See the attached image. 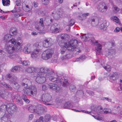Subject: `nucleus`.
Segmentation results:
<instances>
[{"label":"nucleus","mask_w":122,"mask_h":122,"mask_svg":"<svg viewBox=\"0 0 122 122\" xmlns=\"http://www.w3.org/2000/svg\"><path fill=\"white\" fill-rule=\"evenodd\" d=\"M35 74L36 75V73L35 74L34 76L37 77L36 81L38 83H44L46 80V78H48L50 81L59 83L60 85H62L64 87H67L70 84L67 80L65 79L63 77H61L55 75L53 70L46 67L40 68L37 75L36 76Z\"/></svg>","instance_id":"f257e3e1"},{"label":"nucleus","mask_w":122,"mask_h":122,"mask_svg":"<svg viewBox=\"0 0 122 122\" xmlns=\"http://www.w3.org/2000/svg\"><path fill=\"white\" fill-rule=\"evenodd\" d=\"M31 83V82L30 80L27 79H25L22 80L21 84L22 86L25 85L23 90V91L24 93L29 95H30V86L29 87L28 86V85L30 84Z\"/></svg>","instance_id":"f03ea898"},{"label":"nucleus","mask_w":122,"mask_h":122,"mask_svg":"<svg viewBox=\"0 0 122 122\" xmlns=\"http://www.w3.org/2000/svg\"><path fill=\"white\" fill-rule=\"evenodd\" d=\"M77 44L78 41L76 40H72L68 42H64L65 47H68V49H67V50L71 51H73L74 50V47L76 46Z\"/></svg>","instance_id":"7ed1b4c3"},{"label":"nucleus","mask_w":122,"mask_h":122,"mask_svg":"<svg viewBox=\"0 0 122 122\" xmlns=\"http://www.w3.org/2000/svg\"><path fill=\"white\" fill-rule=\"evenodd\" d=\"M20 44V42H18L15 45V47L12 45H8L6 47V50L10 53H12L14 51L17 52L21 48Z\"/></svg>","instance_id":"20e7f679"},{"label":"nucleus","mask_w":122,"mask_h":122,"mask_svg":"<svg viewBox=\"0 0 122 122\" xmlns=\"http://www.w3.org/2000/svg\"><path fill=\"white\" fill-rule=\"evenodd\" d=\"M109 4L101 2L98 5L97 9L101 13L106 12L109 7Z\"/></svg>","instance_id":"39448f33"},{"label":"nucleus","mask_w":122,"mask_h":122,"mask_svg":"<svg viewBox=\"0 0 122 122\" xmlns=\"http://www.w3.org/2000/svg\"><path fill=\"white\" fill-rule=\"evenodd\" d=\"M51 98V97L50 95L48 93H46L43 94L40 97L39 100L41 101H42L43 103L47 105H51L46 102H50Z\"/></svg>","instance_id":"423d86ee"},{"label":"nucleus","mask_w":122,"mask_h":122,"mask_svg":"<svg viewBox=\"0 0 122 122\" xmlns=\"http://www.w3.org/2000/svg\"><path fill=\"white\" fill-rule=\"evenodd\" d=\"M3 107V110L6 109L9 113H11V111L15 110L16 106L15 105H13L12 104H8L6 105H4L2 106V107Z\"/></svg>","instance_id":"0eeeda50"},{"label":"nucleus","mask_w":122,"mask_h":122,"mask_svg":"<svg viewBox=\"0 0 122 122\" xmlns=\"http://www.w3.org/2000/svg\"><path fill=\"white\" fill-rule=\"evenodd\" d=\"M48 87L51 89L54 90L57 92H59L62 90L61 87L59 86L57 84L54 83H50L48 85Z\"/></svg>","instance_id":"6e6552de"},{"label":"nucleus","mask_w":122,"mask_h":122,"mask_svg":"<svg viewBox=\"0 0 122 122\" xmlns=\"http://www.w3.org/2000/svg\"><path fill=\"white\" fill-rule=\"evenodd\" d=\"M4 40L5 41L10 42L14 44L16 43L15 40L13 38L12 36L9 34L6 35L5 36Z\"/></svg>","instance_id":"1a4fd4ad"},{"label":"nucleus","mask_w":122,"mask_h":122,"mask_svg":"<svg viewBox=\"0 0 122 122\" xmlns=\"http://www.w3.org/2000/svg\"><path fill=\"white\" fill-rule=\"evenodd\" d=\"M75 56V54H61L60 59L62 61H64L67 59L71 58Z\"/></svg>","instance_id":"9d476101"},{"label":"nucleus","mask_w":122,"mask_h":122,"mask_svg":"<svg viewBox=\"0 0 122 122\" xmlns=\"http://www.w3.org/2000/svg\"><path fill=\"white\" fill-rule=\"evenodd\" d=\"M121 74L119 73L115 72L110 75L109 79L111 81H115L118 79Z\"/></svg>","instance_id":"9b49d317"},{"label":"nucleus","mask_w":122,"mask_h":122,"mask_svg":"<svg viewBox=\"0 0 122 122\" xmlns=\"http://www.w3.org/2000/svg\"><path fill=\"white\" fill-rule=\"evenodd\" d=\"M57 25V24L55 23L51 25L50 28V29L52 33H57L61 32L59 29L56 27V26Z\"/></svg>","instance_id":"f8f14e48"},{"label":"nucleus","mask_w":122,"mask_h":122,"mask_svg":"<svg viewBox=\"0 0 122 122\" xmlns=\"http://www.w3.org/2000/svg\"><path fill=\"white\" fill-rule=\"evenodd\" d=\"M35 113L41 115L43 112L44 109L43 106L41 104L38 105L37 106L36 109Z\"/></svg>","instance_id":"ddd939ff"},{"label":"nucleus","mask_w":122,"mask_h":122,"mask_svg":"<svg viewBox=\"0 0 122 122\" xmlns=\"http://www.w3.org/2000/svg\"><path fill=\"white\" fill-rule=\"evenodd\" d=\"M101 61H102L101 64L103 68L107 71H110L112 69V67L110 66L107 64H104V63L105 61L103 60H102Z\"/></svg>","instance_id":"4468645a"},{"label":"nucleus","mask_w":122,"mask_h":122,"mask_svg":"<svg viewBox=\"0 0 122 122\" xmlns=\"http://www.w3.org/2000/svg\"><path fill=\"white\" fill-rule=\"evenodd\" d=\"M44 26L43 19L42 18H41L39 22L36 25L35 28L37 30L39 31H41V27H43Z\"/></svg>","instance_id":"2eb2a0df"},{"label":"nucleus","mask_w":122,"mask_h":122,"mask_svg":"<svg viewBox=\"0 0 122 122\" xmlns=\"http://www.w3.org/2000/svg\"><path fill=\"white\" fill-rule=\"evenodd\" d=\"M43 46L46 48H48L53 45V43H51L50 40L46 39L43 41Z\"/></svg>","instance_id":"dca6fc26"},{"label":"nucleus","mask_w":122,"mask_h":122,"mask_svg":"<svg viewBox=\"0 0 122 122\" xmlns=\"http://www.w3.org/2000/svg\"><path fill=\"white\" fill-rule=\"evenodd\" d=\"M36 70V68L33 66H30L27 67L25 69V71L29 73L33 72Z\"/></svg>","instance_id":"f3484780"},{"label":"nucleus","mask_w":122,"mask_h":122,"mask_svg":"<svg viewBox=\"0 0 122 122\" xmlns=\"http://www.w3.org/2000/svg\"><path fill=\"white\" fill-rule=\"evenodd\" d=\"M9 92L6 90H3L0 92V96L2 97L5 98L8 97Z\"/></svg>","instance_id":"a211bd4d"},{"label":"nucleus","mask_w":122,"mask_h":122,"mask_svg":"<svg viewBox=\"0 0 122 122\" xmlns=\"http://www.w3.org/2000/svg\"><path fill=\"white\" fill-rule=\"evenodd\" d=\"M41 58L45 60L49 59L52 56V54H41Z\"/></svg>","instance_id":"6ab92c4d"},{"label":"nucleus","mask_w":122,"mask_h":122,"mask_svg":"<svg viewBox=\"0 0 122 122\" xmlns=\"http://www.w3.org/2000/svg\"><path fill=\"white\" fill-rule=\"evenodd\" d=\"M30 90V95H36L37 93L36 88L34 86H31Z\"/></svg>","instance_id":"aec40b11"},{"label":"nucleus","mask_w":122,"mask_h":122,"mask_svg":"<svg viewBox=\"0 0 122 122\" xmlns=\"http://www.w3.org/2000/svg\"><path fill=\"white\" fill-rule=\"evenodd\" d=\"M51 62L53 63H59L57 61L58 55L57 54H52Z\"/></svg>","instance_id":"412c9836"},{"label":"nucleus","mask_w":122,"mask_h":122,"mask_svg":"<svg viewBox=\"0 0 122 122\" xmlns=\"http://www.w3.org/2000/svg\"><path fill=\"white\" fill-rule=\"evenodd\" d=\"M95 50L97 53L101 52L102 50V46L100 44H96Z\"/></svg>","instance_id":"4be33fe9"},{"label":"nucleus","mask_w":122,"mask_h":122,"mask_svg":"<svg viewBox=\"0 0 122 122\" xmlns=\"http://www.w3.org/2000/svg\"><path fill=\"white\" fill-rule=\"evenodd\" d=\"M81 38L83 41L86 40L89 41L91 37V35L89 34H85L81 36Z\"/></svg>","instance_id":"5701e85b"},{"label":"nucleus","mask_w":122,"mask_h":122,"mask_svg":"<svg viewBox=\"0 0 122 122\" xmlns=\"http://www.w3.org/2000/svg\"><path fill=\"white\" fill-rule=\"evenodd\" d=\"M30 44H28L25 46V47L24 48L23 50V53H29L30 52Z\"/></svg>","instance_id":"b1692460"},{"label":"nucleus","mask_w":122,"mask_h":122,"mask_svg":"<svg viewBox=\"0 0 122 122\" xmlns=\"http://www.w3.org/2000/svg\"><path fill=\"white\" fill-rule=\"evenodd\" d=\"M41 54H31V57L34 60H37L41 58Z\"/></svg>","instance_id":"393cba45"},{"label":"nucleus","mask_w":122,"mask_h":122,"mask_svg":"<svg viewBox=\"0 0 122 122\" xmlns=\"http://www.w3.org/2000/svg\"><path fill=\"white\" fill-rule=\"evenodd\" d=\"M73 107V106L72 103L70 102H68L63 105V107L64 108L66 109H70Z\"/></svg>","instance_id":"a878e982"},{"label":"nucleus","mask_w":122,"mask_h":122,"mask_svg":"<svg viewBox=\"0 0 122 122\" xmlns=\"http://www.w3.org/2000/svg\"><path fill=\"white\" fill-rule=\"evenodd\" d=\"M75 22L74 19H71L69 22L68 25L66 26V30H70V26H71L73 25L75 23Z\"/></svg>","instance_id":"bb28decb"},{"label":"nucleus","mask_w":122,"mask_h":122,"mask_svg":"<svg viewBox=\"0 0 122 122\" xmlns=\"http://www.w3.org/2000/svg\"><path fill=\"white\" fill-rule=\"evenodd\" d=\"M61 37L63 41H66L68 40L69 36L67 34H63L61 35Z\"/></svg>","instance_id":"cd10ccee"},{"label":"nucleus","mask_w":122,"mask_h":122,"mask_svg":"<svg viewBox=\"0 0 122 122\" xmlns=\"http://www.w3.org/2000/svg\"><path fill=\"white\" fill-rule=\"evenodd\" d=\"M85 58L86 57L85 55H82L79 58L76 59L75 60V62H82L85 60Z\"/></svg>","instance_id":"c85d7f7f"},{"label":"nucleus","mask_w":122,"mask_h":122,"mask_svg":"<svg viewBox=\"0 0 122 122\" xmlns=\"http://www.w3.org/2000/svg\"><path fill=\"white\" fill-rule=\"evenodd\" d=\"M61 14V12L57 11L55 14L53 16L54 18L56 20H58L60 18Z\"/></svg>","instance_id":"c756f323"},{"label":"nucleus","mask_w":122,"mask_h":122,"mask_svg":"<svg viewBox=\"0 0 122 122\" xmlns=\"http://www.w3.org/2000/svg\"><path fill=\"white\" fill-rule=\"evenodd\" d=\"M43 117L44 122H48L50 120L51 117L49 114H47L45 115Z\"/></svg>","instance_id":"7c9ffc66"},{"label":"nucleus","mask_w":122,"mask_h":122,"mask_svg":"<svg viewBox=\"0 0 122 122\" xmlns=\"http://www.w3.org/2000/svg\"><path fill=\"white\" fill-rule=\"evenodd\" d=\"M9 57L11 58H14L15 57H16L17 59H21V57H18L17 54H6Z\"/></svg>","instance_id":"2f4dec72"},{"label":"nucleus","mask_w":122,"mask_h":122,"mask_svg":"<svg viewBox=\"0 0 122 122\" xmlns=\"http://www.w3.org/2000/svg\"><path fill=\"white\" fill-rule=\"evenodd\" d=\"M37 106H31L29 107V110L30 112L32 113L35 112Z\"/></svg>","instance_id":"473e14b6"},{"label":"nucleus","mask_w":122,"mask_h":122,"mask_svg":"<svg viewBox=\"0 0 122 122\" xmlns=\"http://www.w3.org/2000/svg\"><path fill=\"white\" fill-rule=\"evenodd\" d=\"M15 98L16 99V102L20 104L21 105H23V103L20 98V96L19 95H16L15 97Z\"/></svg>","instance_id":"72a5a7b5"},{"label":"nucleus","mask_w":122,"mask_h":122,"mask_svg":"<svg viewBox=\"0 0 122 122\" xmlns=\"http://www.w3.org/2000/svg\"><path fill=\"white\" fill-rule=\"evenodd\" d=\"M103 112V113L104 114L110 113L112 114H115L114 113L112 112L111 110L109 108H104Z\"/></svg>","instance_id":"f704fd0d"},{"label":"nucleus","mask_w":122,"mask_h":122,"mask_svg":"<svg viewBox=\"0 0 122 122\" xmlns=\"http://www.w3.org/2000/svg\"><path fill=\"white\" fill-rule=\"evenodd\" d=\"M7 78H9L10 81L11 82L15 81L17 79L16 77L15 76H11L10 74L7 75Z\"/></svg>","instance_id":"c9c22d12"},{"label":"nucleus","mask_w":122,"mask_h":122,"mask_svg":"<svg viewBox=\"0 0 122 122\" xmlns=\"http://www.w3.org/2000/svg\"><path fill=\"white\" fill-rule=\"evenodd\" d=\"M94 111L98 113H102L103 112L102 108L101 106L97 107V108L96 109H95Z\"/></svg>","instance_id":"e433bc0d"},{"label":"nucleus","mask_w":122,"mask_h":122,"mask_svg":"<svg viewBox=\"0 0 122 122\" xmlns=\"http://www.w3.org/2000/svg\"><path fill=\"white\" fill-rule=\"evenodd\" d=\"M1 107L2 106L0 107V119H1L2 117H3L4 114V112L5 110V109L3 110V109H4V108L3 107Z\"/></svg>","instance_id":"4c0bfd02"},{"label":"nucleus","mask_w":122,"mask_h":122,"mask_svg":"<svg viewBox=\"0 0 122 122\" xmlns=\"http://www.w3.org/2000/svg\"><path fill=\"white\" fill-rule=\"evenodd\" d=\"M89 40H91V43H92V45L94 46L96 45V44H97L98 43V42L97 41H96L94 38L92 36V35H91V37L90 38Z\"/></svg>","instance_id":"58836bf2"},{"label":"nucleus","mask_w":122,"mask_h":122,"mask_svg":"<svg viewBox=\"0 0 122 122\" xmlns=\"http://www.w3.org/2000/svg\"><path fill=\"white\" fill-rule=\"evenodd\" d=\"M20 67L19 66H15L11 70V71L14 72H18L19 71Z\"/></svg>","instance_id":"ea45409f"},{"label":"nucleus","mask_w":122,"mask_h":122,"mask_svg":"<svg viewBox=\"0 0 122 122\" xmlns=\"http://www.w3.org/2000/svg\"><path fill=\"white\" fill-rule=\"evenodd\" d=\"M62 46H63V48L61 49V53H65V51H66V48H68V47H65L64 46V42L62 43Z\"/></svg>","instance_id":"a19ab883"},{"label":"nucleus","mask_w":122,"mask_h":122,"mask_svg":"<svg viewBox=\"0 0 122 122\" xmlns=\"http://www.w3.org/2000/svg\"><path fill=\"white\" fill-rule=\"evenodd\" d=\"M2 3L4 6H7L10 5V1L9 0H2Z\"/></svg>","instance_id":"79ce46f5"},{"label":"nucleus","mask_w":122,"mask_h":122,"mask_svg":"<svg viewBox=\"0 0 122 122\" xmlns=\"http://www.w3.org/2000/svg\"><path fill=\"white\" fill-rule=\"evenodd\" d=\"M20 63H22L23 65L25 66L29 65L30 64V62L28 61H25L23 62L22 61H20Z\"/></svg>","instance_id":"37998d69"},{"label":"nucleus","mask_w":122,"mask_h":122,"mask_svg":"<svg viewBox=\"0 0 122 122\" xmlns=\"http://www.w3.org/2000/svg\"><path fill=\"white\" fill-rule=\"evenodd\" d=\"M2 85L6 88L10 90H12V88L9 85L5 84V83L3 82L2 83Z\"/></svg>","instance_id":"c03bdc74"},{"label":"nucleus","mask_w":122,"mask_h":122,"mask_svg":"<svg viewBox=\"0 0 122 122\" xmlns=\"http://www.w3.org/2000/svg\"><path fill=\"white\" fill-rule=\"evenodd\" d=\"M10 32L13 35H15L17 33L16 30L13 28H11L10 29Z\"/></svg>","instance_id":"a18cd8bd"},{"label":"nucleus","mask_w":122,"mask_h":122,"mask_svg":"<svg viewBox=\"0 0 122 122\" xmlns=\"http://www.w3.org/2000/svg\"><path fill=\"white\" fill-rule=\"evenodd\" d=\"M113 19L114 21H115L116 23H119V25L121 24V23L119 21V19L117 17L114 16Z\"/></svg>","instance_id":"49530a36"},{"label":"nucleus","mask_w":122,"mask_h":122,"mask_svg":"<svg viewBox=\"0 0 122 122\" xmlns=\"http://www.w3.org/2000/svg\"><path fill=\"white\" fill-rule=\"evenodd\" d=\"M41 50L38 49H35L33 51L32 53H41Z\"/></svg>","instance_id":"de8ad7c7"},{"label":"nucleus","mask_w":122,"mask_h":122,"mask_svg":"<svg viewBox=\"0 0 122 122\" xmlns=\"http://www.w3.org/2000/svg\"><path fill=\"white\" fill-rule=\"evenodd\" d=\"M107 26L106 25H104L103 24H101L100 26V28L103 30H105Z\"/></svg>","instance_id":"09e8293b"},{"label":"nucleus","mask_w":122,"mask_h":122,"mask_svg":"<svg viewBox=\"0 0 122 122\" xmlns=\"http://www.w3.org/2000/svg\"><path fill=\"white\" fill-rule=\"evenodd\" d=\"M69 89L72 92L73 91L76 89L75 86L73 85H71L69 87Z\"/></svg>","instance_id":"8fccbe9b"},{"label":"nucleus","mask_w":122,"mask_h":122,"mask_svg":"<svg viewBox=\"0 0 122 122\" xmlns=\"http://www.w3.org/2000/svg\"><path fill=\"white\" fill-rule=\"evenodd\" d=\"M72 110H74L75 111H76V112H81V111L83 113H87V114H89L90 113H91V112H89L81 110V111H79L77 110L76 109H72Z\"/></svg>","instance_id":"3c124183"},{"label":"nucleus","mask_w":122,"mask_h":122,"mask_svg":"<svg viewBox=\"0 0 122 122\" xmlns=\"http://www.w3.org/2000/svg\"><path fill=\"white\" fill-rule=\"evenodd\" d=\"M42 3L45 5H46L49 4V0H42Z\"/></svg>","instance_id":"603ef678"},{"label":"nucleus","mask_w":122,"mask_h":122,"mask_svg":"<svg viewBox=\"0 0 122 122\" xmlns=\"http://www.w3.org/2000/svg\"><path fill=\"white\" fill-rule=\"evenodd\" d=\"M116 52V50L115 49H109L108 50V53H113Z\"/></svg>","instance_id":"864d4df0"},{"label":"nucleus","mask_w":122,"mask_h":122,"mask_svg":"<svg viewBox=\"0 0 122 122\" xmlns=\"http://www.w3.org/2000/svg\"><path fill=\"white\" fill-rule=\"evenodd\" d=\"M76 46L75 47H74V50L73 51H76L77 52H78V53H81V51L80 50V49H79L78 48H76Z\"/></svg>","instance_id":"5fc2aeb1"},{"label":"nucleus","mask_w":122,"mask_h":122,"mask_svg":"<svg viewBox=\"0 0 122 122\" xmlns=\"http://www.w3.org/2000/svg\"><path fill=\"white\" fill-rule=\"evenodd\" d=\"M14 88L15 89H17L19 88V86L18 84L17 83H14Z\"/></svg>","instance_id":"6e6d98bb"},{"label":"nucleus","mask_w":122,"mask_h":122,"mask_svg":"<svg viewBox=\"0 0 122 122\" xmlns=\"http://www.w3.org/2000/svg\"><path fill=\"white\" fill-rule=\"evenodd\" d=\"M38 122H44V117H40L38 120Z\"/></svg>","instance_id":"4d7b16f0"},{"label":"nucleus","mask_w":122,"mask_h":122,"mask_svg":"<svg viewBox=\"0 0 122 122\" xmlns=\"http://www.w3.org/2000/svg\"><path fill=\"white\" fill-rule=\"evenodd\" d=\"M20 0H16L15 1V3L17 6H19L20 5Z\"/></svg>","instance_id":"13d9d810"},{"label":"nucleus","mask_w":122,"mask_h":122,"mask_svg":"<svg viewBox=\"0 0 122 122\" xmlns=\"http://www.w3.org/2000/svg\"><path fill=\"white\" fill-rule=\"evenodd\" d=\"M38 3L35 1L33 2L32 4V6H33L35 7H37L38 6Z\"/></svg>","instance_id":"bf43d9fd"},{"label":"nucleus","mask_w":122,"mask_h":122,"mask_svg":"<svg viewBox=\"0 0 122 122\" xmlns=\"http://www.w3.org/2000/svg\"><path fill=\"white\" fill-rule=\"evenodd\" d=\"M113 8L114 12H115L118 11L119 10V8L117 7H114Z\"/></svg>","instance_id":"052dcab7"},{"label":"nucleus","mask_w":122,"mask_h":122,"mask_svg":"<svg viewBox=\"0 0 122 122\" xmlns=\"http://www.w3.org/2000/svg\"><path fill=\"white\" fill-rule=\"evenodd\" d=\"M42 90L44 91L46 90L47 89V87L46 85L45 84L43 85L42 86Z\"/></svg>","instance_id":"680f3d73"},{"label":"nucleus","mask_w":122,"mask_h":122,"mask_svg":"<svg viewBox=\"0 0 122 122\" xmlns=\"http://www.w3.org/2000/svg\"><path fill=\"white\" fill-rule=\"evenodd\" d=\"M91 24L93 26H96L98 25V23L97 22H92Z\"/></svg>","instance_id":"e2e57ef3"},{"label":"nucleus","mask_w":122,"mask_h":122,"mask_svg":"<svg viewBox=\"0 0 122 122\" xmlns=\"http://www.w3.org/2000/svg\"><path fill=\"white\" fill-rule=\"evenodd\" d=\"M34 117L33 115L32 114L30 115L29 116V119L30 120H32Z\"/></svg>","instance_id":"0e129e2a"},{"label":"nucleus","mask_w":122,"mask_h":122,"mask_svg":"<svg viewBox=\"0 0 122 122\" xmlns=\"http://www.w3.org/2000/svg\"><path fill=\"white\" fill-rule=\"evenodd\" d=\"M22 98L24 101L25 100V99H27V98L26 96L25 95H23L22 96Z\"/></svg>","instance_id":"69168bd1"},{"label":"nucleus","mask_w":122,"mask_h":122,"mask_svg":"<svg viewBox=\"0 0 122 122\" xmlns=\"http://www.w3.org/2000/svg\"><path fill=\"white\" fill-rule=\"evenodd\" d=\"M50 50L49 51V52L48 53H53L54 50L53 49H49Z\"/></svg>","instance_id":"338daca9"},{"label":"nucleus","mask_w":122,"mask_h":122,"mask_svg":"<svg viewBox=\"0 0 122 122\" xmlns=\"http://www.w3.org/2000/svg\"><path fill=\"white\" fill-rule=\"evenodd\" d=\"M120 29L119 28L117 27L114 30V31L117 32H119L120 30Z\"/></svg>","instance_id":"774afa93"}]
</instances>
